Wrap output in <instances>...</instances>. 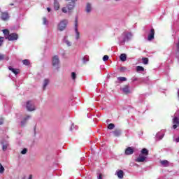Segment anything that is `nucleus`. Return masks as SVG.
I'll list each match as a JSON object with an SVG mask.
<instances>
[{"instance_id": "nucleus-1", "label": "nucleus", "mask_w": 179, "mask_h": 179, "mask_svg": "<svg viewBox=\"0 0 179 179\" xmlns=\"http://www.w3.org/2000/svg\"><path fill=\"white\" fill-rule=\"evenodd\" d=\"M134 35L131 32H125L122 34L119 38V44L120 45H124L126 41H129L132 38Z\"/></svg>"}, {"instance_id": "nucleus-2", "label": "nucleus", "mask_w": 179, "mask_h": 179, "mask_svg": "<svg viewBox=\"0 0 179 179\" xmlns=\"http://www.w3.org/2000/svg\"><path fill=\"white\" fill-rule=\"evenodd\" d=\"M52 66L55 69H58L61 66V61L59 60V57L57 55L53 56L52 58Z\"/></svg>"}, {"instance_id": "nucleus-3", "label": "nucleus", "mask_w": 179, "mask_h": 179, "mask_svg": "<svg viewBox=\"0 0 179 179\" xmlns=\"http://www.w3.org/2000/svg\"><path fill=\"white\" fill-rule=\"evenodd\" d=\"M69 21L66 19L62 20L59 24H57V30H59V31H64L65 29H66V27L68 26Z\"/></svg>"}, {"instance_id": "nucleus-4", "label": "nucleus", "mask_w": 179, "mask_h": 179, "mask_svg": "<svg viewBox=\"0 0 179 179\" xmlns=\"http://www.w3.org/2000/svg\"><path fill=\"white\" fill-rule=\"evenodd\" d=\"M26 107L28 111H34L36 110V106L34 105V103L31 101H28L27 102Z\"/></svg>"}, {"instance_id": "nucleus-5", "label": "nucleus", "mask_w": 179, "mask_h": 179, "mask_svg": "<svg viewBox=\"0 0 179 179\" xmlns=\"http://www.w3.org/2000/svg\"><path fill=\"white\" fill-rule=\"evenodd\" d=\"M6 40H8L9 41H14L15 40H17V38H19V36H17V34L13 33L8 36H6Z\"/></svg>"}, {"instance_id": "nucleus-6", "label": "nucleus", "mask_w": 179, "mask_h": 179, "mask_svg": "<svg viewBox=\"0 0 179 179\" xmlns=\"http://www.w3.org/2000/svg\"><path fill=\"white\" fill-rule=\"evenodd\" d=\"M74 30L76 33V40H79V38H80V33L78 29V20H76Z\"/></svg>"}, {"instance_id": "nucleus-7", "label": "nucleus", "mask_w": 179, "mask_h": 179, "mask_svg": "<svg viewBox=\"0 0 179 179\" xmlns=\"http://www.w3.org/2000/svg\"><path fill=\"white\" fill-rule=\"evenodd\" d=\"M173 129H176L177 127H179V118L175 116L173 119Z\"/></svg>"}, {"instance_id": "nucleus-8", "label": "nucleus", "mask_w": 179, "mask_h": 179, "mask_svg": "<svg viewBox=\"0 0 179 179\" xmlns=\"http://www.w3.org/2000/svg\"><path fill=\"white\" fill-rule=\"evenodd\" d=\"M146 160V157L142 154H140L138 157L136 159L137 163H143Z\"/></svg>"}, {"instance_id": "nucleus-9", "label": "nucleus", "mask_w": 179, "mask_h": 179, "mask_svg": "<svg viewBox=\"0 0 179 179\" xmlns=\"http://www.w3.org/2000/svg\"><path fill=\"white\" fill-rule=\"evenodd\" d=\"M66 1H71V2L69 4H67V9L68 10H72L75 6V2H76L78 0H66Z\"/></svg>"}, {"instance_id": "nucleus-10", "label": "nucleus", "mask_w": 179, "mask_h": 179, "mask_svg": "<svg viewBox=\"0 0 179 179\" xmlns=\"http://www.w3.org/2000/svg\"><path fill=\"white\" fill-rule=\"evenodd\" d=\"M154 38H155V29H151V30L148 34V41H152V40H153Z\"/></svg>"}, {"instance_id": "nucleus-11", "label": "nucleus", "mask_w": 179, "mask_h": 179, "mask_svg": "<svg viewBox=\"0 0 179 179\" xmlns=\"http://www.w3.org/2000/svg\"><path fill=\"white\" fill-rule=\"evenodd\" d=\"M122 90L125 94H129V93H131V90L129 89V86L128 85H124L122 88Z\"/></svg>"}, {"instance_id": "nucleus-12", "label": "nucleus", "mask_w": 179, "mask_h": 179, "mask_svg": "<svg viewBox=\"0 0 179 179\" xmlns=\"http://www.w3.org/2000/svg\"><path fill=\"white\" fill-rule=\"evenodd\" d=\"M31 118V116L30 115H27L22 121H21V125L22 127H24V125H26V123L27 122V121H29V120H30Z\"/></svg>"}, {"instance_id": "nucleus-13", "label": "nucleus", "mask_w": 179, "mask_h": 179, "mask_svg": "<svg viewBox=\"0 0 179 179\" xmlns=\"http://www.w3.org/2000/svg\"><path fill=\"white\" fill-rule=\"evenodd\" d=\"M134 154V149L132 147H129L125 150V155L127 156H129V155H133Z\"/></svg>"}, {"instance_id": "nucleus-14", "label": "nucleus", "mask_w": 179, "mask_h": 179, "mask_svg": "<svg viewBox=\"0 0 179 179\" xmlns=\"http://www.w3.org/2000/svg\"><path fill=\"white\" fill-rule=\"evenodd\" d=\"M113 134L114 136H121V134H122L121 129H115L113 131Z\"/></svg>"}, {"instance_id": "nucleus-15", "label": "nucleus", "mask_w": 179, "mask_h": 179, "mask_svg": "<svg viewBox=\"0 0 179 179\" xmlns=\"http://www.w3.org/2000/svg\"><path fill=\"white\" fill-rule=\"evenodd\" d=\"M1 19L2 20H8L9 19V14L8 13H2Z\"/></svg>"}, {"instance_id": "nucleus-16", "label": "nucleus", "mask_w": 179, "mask_h": 179, "mask_svg": "<svg viewBox=\"0 0 179 179\" xmlns=\"http://www.w3.org/2000/svg\"><path fill=\"white\" fill-rule=\"evenodd\" d=\"M64 43L66 44L67 47H71L72 45V43L68 40V36H65L64 38Z\"/></svg>"}, {"instance_id": "nucleus-17", "label": "nucleus", "mask_w": 179, "mask_h": 179, "mask_svg": "<svg viewBox=\"0 0 179 179\" xmlns=\"http://www.w3.org/2000/svg\"><path fill=\"white\" fill-rule=\"evenodd\" d=\"M9 71H11L13 73H15V75H18L20 71L19 69H13L12 66L8 67Z\"/></svg>"}, {"instance_id": "nucleus-18", "label": "nucleus", "mask_w": 179, "mask_h": 179, "mask_svg": "<svg viewBox=\"0 0 179 179\" xmlns=\"http://www.w3.org/2000/svg\"><path fill=\"white\" fill-rule=\"evenodd\" d=\"M54 8L55 10H58V9H59V3L57 0H54Z\"/></svg>"}, {"instance_id": "nucleus-19", "label": "nucleus", "mask_w": 179, "mask_h": 179, "mask_svg": "<svg viewBox=\"0 0 179 179\" xmlns=\"http://www.w3.org/2000/svg\"><path fill=\"white\" fill-rule=\"evenodd\" d=\"M3 59H6V61H9V57L6 56V55L0 54V61H3Z\"/></svg>"}, {"instance_id": "nucleus-20", "label": "nucleus", "mask_w": 179, "mask_h": 179, "mask_svg": "<svg viewBox=\"0 0 179 179\" xmlns=\"http://www.w3.org/2000/svg\"><path fill=\"white\" fill-rule=\"evenodd\" d=\"M162 166H163L164 167H169V161L167 160H162L160 162Z\"/></svg>"}, {"instance_id": "nucleus-21", "label": "nucleus", "mask_w": 179, "mask_h": 179, "mask_svg": "<svg viewBox=\"0 0 179 179\" xmlns=\"http://www.w3.org/2000/svg\"><path fill=\"white\" fill-rule=\"evenodd\" d=\"M86 12H87V13H90V12H92V4L91 3H87Z\"/></svg>"}, {"instance_id": "nucleus-22", "label": "nucleus", "mask_w": 179, "mask_h": 179, "mask_svg": "<svg viewBox=\"0 0 179 179\" xmlns=\"http://www.w3.org/2000/svg\"><path fill=\"white\" fill-rule=\"evenodd\" d=\"M50 83V80L48 79H45L43 81V90H45V87H47V86H48V84Z\"/></svg>"}, {"instance_id": "nucleus-23", "label": "nucleus", "mask_w": 179, "mask_h": 179, "mask_svg": "<svg viewBox=\"0 0 179 179\" xmlns=\"http://www.w3.org/2000/svg\"><path fill=\"white\" fill-rule=\"evenodd\" d=\"M117 176L119 178H124V171L122 170H120L117 173Z\"/></svg>"}, {"instance_id": "nucleus-24", "label": "nucleus", "mask_w": 179, "mask_h": 179, "mask_svg": "<svg viewBox=\"0 0 179 179\" xmlns=\"http://www.w3.org/2000/svg\"><path fill=\"white\" fill-rule=\"evenodd\" d=\"M164 136V134H161V133H158V134L156 135V138H157V139H158L159 141H162V139H163Z\"/></svg>"}, {"instance_id": "nucleus-25", "label": "nucleus", "mask_w": 179, "mask_h": 179, "mask_svg": "<svg viewBox=\"0 0 179 179\" xmlns=\"http://www.w3.org/2000/svg\"><path fill=\"white\" fill-rule=\"evenodd\" d=\"M141 153H142V155H144L146 157V156H148L149 155V151L148 150V149L143 148L141 150Z\"/></svg>"}, {"instance_id": "nucleus-26", "label": "nucleus", "mask_w": 179, "mask_h": 179, "mask_svg": "<svg viewBox=\"0 0 179 179\" xmlns=\"http://www.w3.org/2000/svg\"><path fill=\"white\" fill-rule=\"evenodd\" d=\"M120 60H122L123 62L127 61V55L126 54H121L120 55Z\"/></svg>"}, {"instance_id": "nucleus-27", "label": "nucleus", "mask_w": 179, "mask_h": 179, "mask_svg": "<svg viewBox=\"0 0 179 179\" xmlns=\"http://www.w3.org/2000/svg\"><path fill=\"white\" fill-rule=\"evenodd\" d=\"M2 145H3L2 149L3 152H6V150L8 149V146H9V143H6L5 144H3V143H2Z\"/></svg>"}, {"instance_id": "nucleus-28", "label": "nucleus", "mask_w": 179, "mask_h": 179, "mask_svg": "<svg viewBox=\"0 0 179 179\" xmlns=\"http://www.w3.org/2000/svg\"><path fill=\"white\" fill-rule=\"evenodd\" d=\"M142 61H143V64H144V65H148L149 64V59H148L146 57L142 58Z\"/></svg>"}, {"instance_id": "nucleus-29", "label": "nucleus", "mask_w": 179, "mask_h": 179, "mask_svg": "<svg viewBox=\"0 0 179 179\" xmlns=\"http://www.w3.org/2000/svg\"><path fill=\"white\" fill-rule=\"evenodd\" d=\"M137 72H143L145 71V69L143 66H138L136 67Z\"/></svg>"}, {"instance_id": "nucleus-30", "label": "nucleus", "mask_w": 179, "mask_h": 179, "mask_svg": "<svg viewBox=\"0 0 179 179\" xmlns=\"http://www.w3.org/2000/svg\"><path fill=\"white\" fill-rule=\"evenodd\" d=\"M89 61V56L85 55L83 58V62L84 64H86V62H88Z\"/></svg>"}, {"instance_id": "nucleus-31", "label": "nucleus", "mask_w": 179, "mask_h": 179, "mask_svg": "<svg viewBox=\"0 0 179 179\" xmlns=\"http://www.w3.org/2000/svg\"><path fill=\"white\" fill-rule=\"evenodd\" d=\"M114 128H115V125H114L113 123L108 125V129H114Z\"/></svg>"}, {"instance_id": "nucleus-32", "label": "nucleus", "mask_w": 179, "mask_h": 179, "mask_svg": "<svg viewBox=\"0 0 179 179\" xmlns=\"http://www.w3.org/2000/svg\"><path fill=\"white\" fill-rule=\"evenodd\" d=\"M23 64L26 65L27 66H29V65H30V62L27 59H24L22 61Z\"/></svg>"}, {"instance_id": "nucleus-33", "label": "nucleus", "mask_w": 179, "mask_h": 179, "mask_svg": "<svg viewBox=\"0 0 179 179\" xmlns=\"http://www.w3.org/2000/svg\"><path fill=\"white\" fill-rule=\"evenodd\" d=\"M71 79L72 80H76V73L75 72L71 73Z\"/></svg>"}, {"instance_id": "nucleus-34", "label": "nucleus", "mask_w": 179, "mask_h": 179, "mask_svg": "<svg viewBox=\"0 0 179 179\" xmlns=\"http://www.w3.org/2000/svg\"><path fill=\"white\" fill-rule=\"evenodd\" d=\"M117 80H119L120 82H127V78L125 77H118Z\"/></svg>"}, {"instance_id": "nucleus-35", "label": "nucleus", "mask_w": 179, "mask_h": 179, "mask_svg": "<svg viewBox=\"0 0 179 179\" xmlns=\"http://www.w3.org/2000/svg\"><path fill=\"white\" fill-rule=\"evenodd\" d=\"M43 24H45V26L48 24V20H47V18L45 17L43 18Z\"/></svg>"}, {"instance_id": "nucleus-36", "label": "nucleus", "mask_w": 179, "mask_h": 179, "mask_svg": "<svg viewBox=\"0 0 179 179\" xmlns=\"http://www.w3.org/2000/svg\"><path fill=\"white\" fill-rule=\"evenodd\" d=\"M3 33L5 35V37L6 38V36H9V30L8 29H3Z\"/></svg>"}, {"instance_id": "nucleus-37", "label": "nucleus", "mask_w": 179, "mask_h": 179, "mask_svg": "<svg viewBox=\"0 0 179 179\" xmlns=\"http://www.w3.org/2000/svg\"><path fill=\"white\" fill-rule=\"evenodd\" d=\"M73 129H78V126H75V124H72L70 129V131H73Z\"/></svg>"}, {"instance_id": "nucleus-38", "label": "nucleus", "mask_w": 179, "mask_h": 179, "mask_svg": "<svg viewBox=\"0 0 179 179\" xmlns=\"http://www.w3.org/2000/svg\"><path fill=\"white\" fill-rule=\"evenodd\" d=\"M62 12H63V13H68V9L66 8V7H63L62 8Z\"/></svg>"}, {"instance_id": "nucleus-39", "label": "nucleus", "mask_w": 179, "mask_h": 179, "mask_svg": "<svg viewBox=\"0 0 179 179\" xmlns=\"http://www.w3.org/2000/svg\"><path fill=\"white\" fill-rule=\"evenodd\" d=\"M5 171V168L2 166V164H0V173H3Z\"/></svg>"}, {"instance_id": "nucleus-40", "label": "nucleus", "mask_w": 179, "mask_h": 179, "mask_svg": "<svg viewBox=\"0 0 179 179\" xmlns=\"http://www.w3.org/2000/svg\"><path fill=\"white\" fill-rule=\"evenodd\" d=\"M22 155H26V153H27V149L24 148L22 151H21Z\"/></svg>"}, {"instance_id": "nucleus-41", "label": "nucleus", "mask_w": 179, "mask_h": 179, "mask_svg": "<svg viewBox=\"0 0 179 179\" xmlns=\"http://www.w3.org/2000/svg\"><path fill=\"white\" fill-rule=\"evenodd\" d=\"M103 61H108V55H104L103 57Z\"/></svg>"}, {"instance_id": "nucleus-42", "label": "nucleus", "mask_w": 179, "mask_h": 179, "mask_svg": "<svg viewBox=\"0 0 179 179\" xmlns=\"http://www.w3.org/2000/svg\"><path fill=\"white\" fill-rule=\"evenodd\" d=\"M2 43H3V37L0 36V47L2 45Z\"/></svg>"}, {"instance_id": "nucleus-43", "label": "nucleus", "mask_w": 179, "mask_h": 179, "mask_svg": "<svg viewBox=\"0 0 179 179\" xmlns=\"http://www.w3.org/2000/svg\"><path fill=\"white\" fill-rule=\"evenodd\" d=\"M98 179H103V175L101 173L99 175Z\"/></svg>"}, {"instance_id": "nucleus-44", "label": "nucleus", "mask_w": 179, "mask_h": 179, "mask_svg": "<svg viewBox=\"0 0 179 179\" xmlns=\"http://www.w3.org/2000/svg\"><path fill=\"white\" fill-rule=\"evenodd\" d=\"M2 124H3V119L1 118L0 119V125H2Z\"/></svg>"}, {"instance_id": "nucleus-45", "label": "nucleus", "mask_w": 179, "mask_h": 179, "mask_svg": "<svg viewBox=\"0 0 179 179\" xmlns=\"http://www.w3.org/2000/svg\"><path fill=\"white\" fill-rule=\"evenodd\" d=\"M176 142L178 143L179 142V136L175 139Z\"/></svg>"}, {"instance_id": "nucleus-46", "label": "nucleus", "mask_w": 179, "mask_h": 179, "mask_svg": "<svg viewBox=\"0 0 179 179\" xmlns=\"http://www.w3.org/2000/svg\"><path fill=\"white\" fill-rule=\"evenodd\" d=\"M47 10H48V12H51V8H47Z\"/></svg>"}, {"instance_id": "nucleus-47", "label": "nucleus", "mask_w": 179, "mask_h": 179, "mask_svg": "<svg viewBox=\"0 0 179 179\" xmlns=\"http://www.w3.org/2000/svg\"><path fill=\"white\" fill-rule=\"evenodd\" d=\"M28 179H33V176L30 175Z\"/></svg>"}, {"instance_id": "nucleus-48", "label": "nucleus", "mask_w": 179, "mask_h": 179, "mask_svg": "<svg viewBox=\"0 0 179 179\" xmlns=\"http://www.w3.org/2000/svg\"><path fill=\"white\" fill-rule=\"evenodd\" d=\"M34 135H36V128L34 129Z\"/></svg>"}, {"instance_id": "nucleus-49", "label": "nucleus", "mask_w": 179, "mask_h": 179, "mask_svg": "<svg viewBox=\"0 0 179 179\" xmlns=\"http://www.w3.org/2000/svg\"><path fill=\"white\" fill-rule=\"evenodd\" d=\"M13 3L11 4V6H13Z\"/></svg>"}, {"instance_id": "nucleus-50", "label": "nucleus", "mask_w": 179, "mask_h": 179, "mask_svg": "<svg viewBox=\"0 0 179 179\" xmlns=\"http://www.w3.org/2000/svg\"><path fill=\"white\" fill-rule=\"evenodd\" d=\"M115 1H120V0H115Z\"/></svg>"}]
</instances>
